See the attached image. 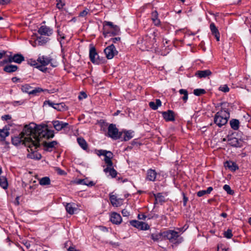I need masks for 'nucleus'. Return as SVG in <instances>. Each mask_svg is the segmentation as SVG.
Returning a JSON list of instances; mask_svg holds the SVG:
<instances>
[{"label": "nucleus", "instance_id": "nucleus-1", "mask_svg": "<svg viewBox=\"0 0 251 251\" xmlns=\"http://www.w3.org/2000/svg\"><path fill=\"white\" fill-rule=\"evenodd\" d=\"M21 133L24 138H31L33 142H38V148L40 146L39 142L42 139H50L54 136L53 131L49 130L47 125H37L34 123L25 125Z\"/></svg>", "mask_w": 251, "mask_h": 251}, {"label": "nucleus", "instance_id": "nucleus-2", "mask_svg": "<svg viewBox=\"0 0 251 251\" xmlns=\"http://www.w3.org/2000/svg\"><path fill=\"white\" fill-rule=\"evenodd\" d=\"M11 141L12 144L16 146L21 145H24L26 146L29 152L27 154L28 157L38 160L41 158V155L36 152V150L38 148V142H33L32 138L28 137L24 138L23 135L20 133L18 136L12 138Z\"/></svg>", "mask_w": 251, "mask_h": 251}, {"label": "nucleus", "instance_id": "nucleus-3", "mask_svg": "<svg viewBox=\"0 0 251 251\" xmlns=\"http://www.w3.org/2000/svg\"><path fill=\"white\" fill-rule=\"evenodd\" d=\"M37 62L41 65L37 66V68L43 72H46L47 68H44L49 64L53 67H56L58 65L57 62L50 56L42 55L39 56L37 60Z\"/></svg>", "mask_w": 251, "mask_h": 251}, {"label": "nucleus", "instance_id": "nucleus-4", "mask_svg": "<svg viewBox=\"0 0 251 251\" xmlns=\"http://www.w3.org/2000/svg\"><path fill=\"white\" fill-rule=\"evenodd\" d=\"M229 113L226 110H221L215 115L214 122L219 127L225 125L229 118Z\"/></svg>", "mask_w": 251, "mask_h": 251}, {"label": "nucleus", "instance_id": "nucleus-5", "mask_svg": "<svg viewBox=\"0 0 251 251\" xmlns=\"http://www.w3.org/2000/svg\"><path fill=\"white\" fill-rule=\"evenodd\" d=\"M163 235L164 239H168L175 244H179L183 241V238L180 236L178 232L173 230L163 232Z\"/></svg>", "mask_w": 251, "mask_h": 251}, {"label": "nucleus", "instance_id": "nucleus-6", "mask_svg": "<svg viewBox=\"0 0 251 251\" xmlns=\"http://www.w3.org/2000/svg\"><path fill=\"white\" fill-rule=\"evenodd\" d=\"M122 132H119L116 125L113 124L109 125L108 127L107 136L114 140H117L122 137Z\"/></svg>", "mask_w": 251, "mask_h": 251}, {"label": "nucleus", "instance_id": "nucleus-7", "mask_svg": "<svg viewBox=\"0 0 251 251\" xmlns=\"http://www.w3.org/2000/svg\"><path fill=\"white\" fill-rule=\"evenodd\" d=\"M89 57L91 61L96 64H102L105 62V59L100 58L94 47H91L89 50Z\"/></svg>", "mask_w": 251, "mask_h": 251}, {"label": "nucleus", "instance_id": "nucleus-8", "mask_svg": "<svg viewBox=\"0 0 251 251\" xmlns=\"http://www.w3.org/2000/svg\"><path fill=\"white\" fill-rule=\"evenodd\" d=\"M104 52L106 58L108 59L113 58L114 56L118 53L115 47L113 44L106 47L104 49Z\"/></svg>", "mask_w": 251, "mask_h": 251}, {"label": "nucleus", "instance_id": "nucleus-9", "mask_svg": "<svg viewBox=\"0 0 251 251\" xmlns=\"http://www.w3.org/2000/svg\"><path fill=\"white\" fill-rule=\"evenodd\" d=\"M130 224L133 226L140 230H148L150 228L149 225L143 222L132 220L130 221Z\"/></svg>", "mask_w": 251, "mask_h": 251}, {"label": "nucleus", "instance_id": "nucleus-10", "mask_svg": "<svg viewBox=\"0 0 251 251\" xmlns=\"http://www.w3.org/2000/svg\"><path fill=\"white\" fill-rule=\"evenodd\" d=\"M54 128L57 131L68 128L69 124L67 123L60 121H53L52 122Z\"/></svg>", "mask_w": 251, "mask_h": 251}, {"label": "nucleus", "instance_id": "nucleus-11", "mask_svg": "<svg viewBox=\"0 0 251 251\" xmlns=\"http://www.w3.org/2000/svg\"><path fill=\"white\" fill-rule=\"evenodd\" d=\"M24 60V57L20 54H15L13 56L9 57L8 60H3V63H6L7 62H15L18 64L21 63Z\"/></svg>", "mask_w": 251, "mask_h": 251}, {"label": "nucleus", "instance_id": "nucleus-12", "mask_svg": "<svg viewBox=\"0 0 251 251\" xmlns=\"http://www.w3.org/2000/svg\"><path fill=\"white\" fill-rule=\"evenodd\" d=\"M48 104L50 106L52 107L58 111H63L66 109V105L64 103H55L50 100H46L44 102V104Z\"/></svg>", "mask_w": 251, "mask_h": 251}, {"label": "nucleus", "instance_id": "nucleus-13", "mask_svg": "<svg viewBox=\"0 0 251 251\" xmlns=\"http://www.w3.org/2000/svg\"><path fill=\"white\" fill-rule=\"evenodd\" d=\"M38 33L41 35L50 36L53 32L52 29L46 25H42L38 29Z\"/></svg>", "mask_w": 251, "mask_h": 251}, {"label": "nucleus", "instance_id": "nucleus-14", "mask_svg": "<svg viewBox=\"0 0 251 251\" xmlns=\"http://www.w3.org/2000/svg\"><path fill=\"white\" fill-rule=\"evenodd\" d=\"M162 116L166 121H174L175 115L173 111L169 110L167 111H164L162 112Z\"/></svg>", "mask_w": 251, "mask_h": 251}, {"label": "nucleus", "instance_id": "nucleus-15", "mask_svg": "<svg viewBox=\"0 0 251 251\" xmlns=\"http://www.w3.org/2000/svg\"><path fill=\"white\" fill-rule=\"evenodd\" d=\"M63 204L65 207L67 212L71 215L74 214L75 211L76 210L74 203H63Z\"/></svg>", "mask_w": 251, "mask_h": 251}, {"label": "nucleus", "instance_id": "nucleus-16", "mask_svg": "<svg viewBox=\"0 0 251 251\" xmlns=\"http://www.w3.org/2000/svg\"><path fill=\"white\" fill-rule=\"evenodd\" d=\"M120 31V28L118 26H114V28L111 29H107V31H103V34L104 37L108 36L109 34L112 35H116L118 34Z\"/></svg>", "mask_w": 251, "mask_h": 251}, {"label": "nucleus", "instance_id": "nucleus-17", "mask_svg": "<svg viewBox=\"0 0 251 251\" xmlns=\"http://www.w3.org/2000/svg\"><path fill=\"white\" fill-rule=\"evenodd\" d=\"M110 221L114 224H120L122 221L121 215L117 213H113L111 215Z\"/></svg>", "mask_w": 251, "mask_h": 251}, {"label": "nucleus", "instance_id": "nucleus-18", "mask_svg": "<svg viewBox=\"0 0 251 251\" xmlns=\"http://www.w3.org/2000/svg\"><path fill=\"white\" fill-rule=\"evenodd\" d=\"M58 143L56 141H53L50 142H44L43 143V146L45 148V150L49 151H52V149Z\"/></svg>", "mask_w": 251, "mask_h": 251}, {"label": "nucleus", "instance_id": "nucleus-19", "mask_svg": "<svg viewBox=\"0 0 251 251\" xmlns=\"http://www.w3.org/2000/svg\"><path fill=\"white\" fill-rule=\"evenodd\" d=\"M104 156V160L107 164V167L112 166L113 163L111 161V158L113 157L112 153L111 151H108Z\"/></svg>", "mask_w": 251, "mask_h": 251}, {"label": "nucleus", "instance_id": "nucleus-20", "mask_svg": "<svg viewBox=\"0 0 251 251\" xmlns=\"http://www.w3.org/2000/svg\"><path fill=\"white\" fill-rule=\"evenodd\" d=\"M109 199L111 204L114 206L118 207L121 204L122 202L121 200L117 199L116 196L114 195L110 194Z\"/></svg>", "mask_w": 251, "mask_h": 251}, {"label": "nucleus", "instance_id": "nucleus-21", "mask_svg": "<svg viewBox=\"0 0 251 251\" xmlns=\"http://www.w3.org/2000/svg\"><path fill=\"white\" fill-rule=\"evenodd\" d=\"M211 74L212 72L209 70L198 71L196 73V75L198 76L200 78H204L210 75Z\"/></svg>", "mask_w": 251, "mask_h": 251}, {"label": "nucleus", "instance_id": "nucleus-22", "mask_svg": "<svg viewBox=\"0 0 251 251\" xmlns=\"http://www.w3.org/2000/svg\"><path fill=\"white\" fill-rule=\"evenodd\" d=\"M225 166L231 171H235L236 170L238 169V167L236 163L230 161H226L225 164Z\"/></svg>", "mask_w": 251, "mask_h": 251}, {"label": "nucleus", "instance_id": "nucleus-23", "mask_svg": "<svg viewBox=\"0 0 251 251\" xmlns=\"http://www.w3.org/2000/svg\"><path fill=\"white\" fill-rule=\"evenodd\" d=\"M156 176V173L154 170L150 169L147 172V179L150 181H154Z\"/></svg>", "mask_w": 251, "mask_h": 251}, {"label": "nucleus", "instance_id": "nucleus-24", "mask_svg": "<svg viewBox=\"0 0 251 251\" xmlns=\"http://www.w3.org/2000/svg\"><path fill=\"white\" fill-rule=\"evenodd\" d=\"M229 144L234 147H240L241 146V141L238 140L236 138H231L228 140Z\"/></svg>", "mask_w": 251, "mask_h": 251}, {"label": "nucleus", "instance_id": "nucleus-25", "mask_svg": "<svg viewBox=\"0 0 251 251\" xmlns=\"http://www.w3.org/2000/svg\"><path fill=\"white\" fill-rule=\"evenodd\" d=\"M104 172L105 173H109L112 177H115L117 174V171L112 168V166L107 167L104 169Z\"/></svg>", "mask_w": 251, "mask_h": 251}, {"label": "nucleus", "instance_id": "nucleus-26", "mask_svg": "<svg viewBox=\"0 0 251 251\" xmlns=\"http://www.w3.org/2000/svg\"><path fill=\"white\" fill-rule=\"evenodd\" d=\"M17 69L18 67L16 65H6L3 68V70L5 72L9 73L16 72L17 70Z\"/></svg>", "mask_w": 251, "mask_h": 251}, {"label": "nucleus", "instance_id": "nucleus-27", "mask_svg": "<svg viewBox=\"0 0 251 251\" xmlns=\"http://www.w3.org/2000/svg\"><path fill=\"white\" fill-rule=\"evenodd\" d=\"M9 132L6 128H3V129H0V140L3 141L5 138L9 136Z\"/></svg>", "mask_w": 251, "mask_h": 251}, {"label": "nucleus", "instance_id": "nucleus-28", "mask_svg": "<svg viewBox=\"0 0 251 251\" xmlns=\"http://www.w3.org/2000/svg\"><path fill=\"white\" fill-rule=\"evenodd\" d=\"M151 238L154 241H161V240L164 239V235H163V232H160V233H157V234H152L151 235Z\"/></svg>", "mask_w": 251, "mask_h": 251}, {"label": "nucleus", "instance_id": "nucleus-29", "mask_svg": "<svg viewBox=\"0 0 251 251\" xmlns=\"http://www.w3.org/2000/svg\"><path fill=\"white\" fill-rule=\"evenodd\" d=\"M49 41V38L47 37H39L35 41V44L39 46L45 45Z\"/></svg>", "mask_w": 251, "mask_h": 251}, {"label": "nucleus", "instance_id": "nucleus-30", "mask_svg": "<svg viewBox=\"0 0 251 251\" xmlns=\"http://www.w3.org/2000/svg\"><path fill=\"white\" fill-rule=\"evenodd\" d=\"M77 143L84 150H86L88 149V145L86 141L82 138L77 139Z\"/></svg>", "mask_w": 251, "mask_h": 251}, {"label": "nucleus", "instance_id": "nucleus-31", "mask_svg": "<svg viewBox=\"0 0 251 251\" xmlns=\"http://www.w3.org/2000/svg\"><path fill=\"white\" fill-rule=\"evenodd\" d=\"M239 123V121L237 119H232L229 122L231 127L235 130L238 129Z\"/></svg>", "mask_w": 251, "mask_h": 251}, {"label": "nucleus", "instance_id": "nucleus-32", "mask_svg": "<svg viewBox=\"0 0 251 251\" xmlns=\"http://www.w3.org/2000/svg\"><path fill=\"white\" fill-rule=\"evenodd\" d=\"M124 133V140L125 141H128L131 139L133 136V132L130 130L125 131Z\"/></svg>", "mask_w": 251, "mask_h": 251}, {"label": "nucleus", "instance_id": "nucleus-33", "mask_svg": "<svg viewBox=\"0 0 251 251\" xmlns=\"http://www.w3.org/2000/svg\"><path fill=\"white\" fill-rule=\"evenodd\" d=\"M213 190L212 187H209L206 190H201L197 192V195L199 197H202L206 194H210Z\"/></svg>", "mask_w": 251, "mask_h": 251}, {"label": "nucleus", "instance_id": "nucleus-34", "mask_svg": "<svg viewBox=\"0 0 251 251\" xmlns=\"http://www.w3.org/2000/svg\"><path fill=\"white\" fill-rule=\"evenodd\" d=\"M0 186L4 189L7 188L8 182L5 176H0Z\"/></svg>", "mask_w": 251, "mask_h": 251}, {"label": "nucleus", "instance_id": "nucleus-35", "mask_svg": "<svg viewBox=\"0 0 251 251\" xmlns=\"http://www.w3.org/2000/svg\"><path fill=\"white\" fill-rule=\"evenodd\" d=\"M115 26L112 22L105 21L103 24V31H107V29L114 28Z\"/></svg>", "mask_w": 251, "mask_h": 251}, {"label": "nucleus", "instance_id": "nucleus-36", "mask_svg": "<svg viewBox=\"0 0 251 251\" xmlns=\"http://www.w3.org/2000/svg\"><path fill=\"white\" fill-rule=\"evenodd\" d=\"M77 183L79 184L86 185L87 186H93L94 185L93 181H89L87 179H79L77 181Z\"/></svg>", "mask_w": 251, "mask_h": 251}, {"label": "nucleus", "instance_id": "nucleus-37", "mask_svg": "<svg viewBox=\"0 0 251 251\" xmlns=\"http://www.w3.org/2000/svg\"><path fill=\"white\" fill-rule=\"evenodd\" d=\"M50 180L48 177H44L40 179L39 183L41 185H47L50 184Z\"/></svg>", "mask_w": 251, "mask_h": 251}, {"label": "nucleus", "instance_id": "nucleus-38", "mask_svg": "<svg viewBox=\"0 0 251 251\" xmlns=\"http://www.w3.org/2000/svg\"><path fill=\"white\" fill-rule=\"evenodd\" d=\"M31 87L28 84H25L22 86L21 89L23 92L27 93L29 94L31 91Z\"/></svg>", "mask_w": 251, "mask_h": 251}, {"label": "nucleus", "instance_id": "nucleus-39", "mask_svg": "<svg viewBox=\"0 0 251 251\" xmlns=\"http://www.w3.org/2000/svg\"><path fill=\"white\" fill-rule=\"evenodd\" d=\"M45 91H46V90H45ZM44 90L43 89L38 87L36 88L33 90H31V91L29 92V95H36L38 93H39L41 92H44Z\"/></svg>", "mask_w": 251, "mask_h": 251}, {"label": "nucleus", "instance_id": "nucleus-40", "mask_svg": "<svg viewBox=\"0 0 251 251\" xmlns=\"http://www.w3.org/2000/svg\"><path fill=\"white\" fill-rule=\"evenodd\" d=\"M194 94L196 96H199L206 93L204 89H196L194 90Z\"/></svg>", "mask_w": 251, "mask_h": 251}, {"label": "nucleus", "instance_id": "nucleus-41", "mask_svg": "<svg viewBox=\"0 0 251 251\" xmlns=\"http://www.w3.org/2000/svg\"><path fill=\"white\" fill-rule=\"evenodd\" d=\"M210 30L213 35L217 34L219 32L218 29L214 23H211L210 25Z\"/></svg>", "mask_w": 251, "mask_h": 251}, {"label": "nucleus", "instance_id": "nucleus-42", "mask_svg": "<svg viewBox=\"0 0 251 251\" xmlns=\"http://www.w3.org/2000/svg\"><path fill=\"white\" fill-rule=\"evenodd\" d=\"M223 189L227 192L228 194L232 195L234 192L231 189L230 187L227 184L224 186Z\"/></svg>", "mask_w": 251, "mask_h": 251}, {"label": "nucleus", "instance_id": "nucleus-43", "mask_svg": "<svg viewBox=\"0 0 251 251\" xmlns=\"http://www.w3.org/2000/svg\"><path fill=\"white\" fill-rule=\"evenodd\" d=\"M154 197L155 198V200L156 201H164V197L162 196L161 193H157V194L154 195Z\"/></svg>", "mask_w": 251, "mask_h": 251}, {"label": "nucleus", "instance_id": "nucleus-44", "mask_svg": "<svg viewBox=\"0 0 251 251\" xmlns=\"http://www.w3.org/2000/svg\"><path fill=\"white\" fill-rule=\"evenodd\" d=\"M224 236L226 238H231L233 235L232 233V230L230 229H228L226 231L224 232Z\"/></svg>", "mask_w": 251, "mask_h": 251}, {"label": "nucleus", "instance_id": "nucleus-45", "mask_svg": "<svg viewBox=\"0 0 251 251\" xmlns=\"http://www.w3.org/2000/svg\"><path fill=\"white\" fill-rule=\"evenodd\" d=\"M56 6L58 9H61L65 5V3L62 0H56Z\"/></svg>", "mask_w": 251, "mask_h": 251}, {"label": "nucleus", "instance_id": "nucleus-46", "mask_svg": "<svg viewBox=\"0 0 251 251\" xmlns=\"http://www.w3.org/2000/svg\"><path fill=\"white\" fill-rule=\"evenodd\" d=\"M38 63H39L37 62V61H36V60L32 59L28 60V64H29L31 66H36V68H37V66H39Z\"/></svg>", "mask_w": 251, "mask_h": 251}, {"label": "nucleus", "instance_id": "nucleus-47", "mask_svg": "<svg viewBox=\"0 0 251 251\" xmlns=\"http://www.w3.org/2000/svg\"><path fill=\"white\" fill-rule=\"evenodd\" d=\"M219 90L224 92H228L229 90V89L227 85H224L221 86L219 87Z\"/></svg>", "mask_w": 251, "mask_h": 251}, {"label": "nucleus", "instance_id": "nucleus-48", "mask_svg": "<svg viewBox=\"0 0 251 251\" xmlns=\"http://www.w3.org/2000/svg\"><path fill=\"white\" fill-rule=\"evenodd\" d=\"M89 11L90 10L86 8L79 13V16L80 17H84L89 13Z\"/></svg>", "mask_w": 251, "mask_h": 251}, {"label": "nucleus", "instance_id": "nucleus-49", "mask_svg": "<svg viewBox=\"0 0 251 251\" xmlns=\"http://www.w3.org/2000/svg\"><path fill=\"white\" fill-rule=\"evenodd\" d=\"M108 151H107L106 150H98L97 151V154L99 155V156H100V155H103L104 156L105 154L108 152Z\"/></svg>", "mask_w": 251, "mask_h": 251}, {"label": "nucleus", "instance_id": "nucleus-50", "mask_svg": "<svg viewBox=\"0 0 251 251\" xmlns=\"http://www.w3.org/2000/svg\"><path fill=\"white\" fill-rule=\"evenodd\" d=\"M149 106L153 110H156L157 109V106L156 105L155 102L153 101L150 102Z\"/></svg>", "mask_w": 251, "mask_h": 251}, {"label": "nucleus", "instance_id": "nucleus-51", "mask_svg": "<svg viewBox=\"0 0 251 251\" xmlns=\"http://www.w3.org/2000/svg\"><path fill=\"white\" fill-rule=\"evenodd\" d=\"M158 18V13L156 11H154L152 12L151 13V19L152 20L154 19H157Z\"/></svg>", "mask_w": 251, "mask_h": 251}, {"label": "nucleus", "instance_id": "nucleus-52", "mask_svg": "<svg viewBox=\"0 0 251 251\" xmlns=\"http://www.w3.org/2000/svg\"><path fill=\"white\" fill-rule=\"evenodd\" d=\"M122 214L124 217H128L129 215V212L126 209H123Z\"/></svg>", "mask_w": 251, "mask_h": 251}, {"label": "nucleus", "instance_id": "nucleus-53", "mask_svg": "<svg viewBox=\"0 0 251 251\" xmlns=\"http://www.w3.org/2000/svg\"><path fill=\"white\" fill-rule=\"evenodd\" d=\"M11 117L9 115H4L1 117V119L2 120L7 121L8 120L11 119Z\"/></svg>", "mask_w": 251, "mask_h": 251}, {"label": "nucleus", "instance_id": "nucleus-54", "mask_svg": "<svg viewBox=\"0 0 251 251\" xmlns=\"http://www.w3.org/2000/svg\"><path fill=\"white\" fill-rule=\"evenodd\" d=\"M146 217H147L144 214H138V218L140 220H144L146 219Z\"/></svg>", "mask_w": 251, "mask_h": 251}, {"label": "nucleus", "instance_id": "nucleus-55", "mask_svg": "<svg viewBox=\"0 0 251 251\" xmlns=\"http://www.w3.org/2000/svg\"><path fill=\"white\" fill-rule=\"evenodd\" d=\"M152 21L155 25H160V22L158 18L152 20Z\"/></svg>", "mask_w": 251, "mask_h": 251}, {"label": "nucleus", "instance_id": "nucleus-56", "mask_svg": "<svg viewBox=\"0 0 251 251\" xmlns=\"http://www.w3.org/2000/svg\"><path fill=\"white\" fill-rule=\"evenodd\" d=\"M87 97V95L84 92H81L80 95L79 96L78 98L79 99H81L82 98H86Z\"/></svg>", "mask_w": 251, "mask_h": 251}, {"label": "nucleus", "instance_id": "nucleus-57", "mask_svg": "<svg viewBox=\"0 0 251 251\" xmlns=\"http://www.w3.org/2000/svg\"><path fill=\"white\" fill-rule=\"evenodd\" d=\"M187 201H188V198L185 196L184 194H183V202L184 206L186 205Z\"/></svg>", "mask_w": 251, "mask_h": 251}, {"label": "nucleus", "instance_id": "nucleus-58", "mask_svg": "<svg viewBox=\"0 0 251 251\" xmlns=\"http://www.w3.org/2000/svg\"><path fill=\"white\" fill-rule=\"evenodd\" d=\"M56 170L59 175H62L65 174V172L59 168H57Z\"/></svg>", "mask_w": 251, "mask_h": 251}, {"label": "nucleus", "instance_id": "nucleus-59", "mask_svg": "<svg viewBox=\"0 0 251 251\" xmlns=\"http://www.w3.org/2000/svg\"><path fill=\"white\" fill-rule=\"evenodd\" d=\"M155 103L157 106V108L161 105V101L159 99H156Z\"/></svg>", "mask_w": 251, "mask_h": 251}, {"label": "nucleus", "instance_id": "nucleus-60", "mask_svg": "<svg viewBox=\"0 0 251 251\" xmlns=\"http://www.w3.org/2000/svg\"><path fill=\"white\" fill-rule=\"evenodd\" d=\"M179 92L180 94L183 95H185V94H186L187 93H188V92L186 90L182 89H180L179 91Z\"/></svg>", "mask_w": 251, "mask_h": 251}, {"label": "nucleus", "instance_id": "nucleus-61", "mask_svg": "<svg viewBox=\"0 0 251 251\" xmlns=\"http://www.w3.org/2000/svg\"><path fill=\"white\" fill-rule=\"evenodd\" d=\"M11 0H0V4H7L10 2Z\"/></svg>", "mask_w": 251, "mask_h": 251}, {"label": "nucleus", "instance_id": "nucleus-62", "mask_svg": "<svg viewBox=\"0 0 251 251\" xmlns=\"http://www.w3.org/2000/svg\"><path fill=\"white\" fill-rule=\"evenodd\" d=\"M109 243L113 247H118L119 246V244L118 243L110 241L109 242Z\"/></svg>", "mask_w": 251, "mask_h": 251}, {"label": "nucleus", "instance_id": "nucleus-63", "mask_svg": "<svg viewBox=\"0 0 251 251\" xmlns=\"http://www.w3.org/2000/svg\"><path fill=\"white\" fill-rule=\"evenodd\" d=\"M68 251H79L78 250H76L75 247H70L68 249Z\"/></svg>", "mask_w": 251, "mask_h": 251}, {"label": "nucleus", "instance_id": "nucleus-64", "mask_svg": "<svg viewBox=\"0 0 251 251\" xmlns=\"http://www.w3.org/2000/svg\"><path fill=\"white\" fill-rule=\"evenodd\" d=\"M217 251H227L225 249H223L222 247L218 246Z\"/></svg>", "mask_w": 251, "mask_h": 251}]
</instances>
